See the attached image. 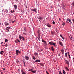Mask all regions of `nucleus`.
<instances>
[{
  "mask_svg": "<svg viewBox=\"0 0 74 74\" xmlns=\"http://www.w3.org/2000/svg\"><path fill=\"white\" fill-rule=\"evenodd\" d=\"M16 55H19L18 53H21V51L18 50H17L16 51Z\"/></svg>",
  "mask_w": 74,
  "mask_h": 74,
  "instance_id": "nucleus-1",
  "label": "nucleus"
},
{
  "mask_svg": "<svg viewBox=\"0 0 74 74\" xmlns=\"http://www.w3.org/2000/svg\"><path fill=\"white\" fill-rule=\"evenodd\" d=\"M42 42H43L44 45H47V43L46 42V41H44L43 39L42 40Z\"/></svg>",
  "mask_w": 74,
  "mask_h": 74,
  "instance_id": "nucleus-2",
  "label": "nucleus"
},
{
  "mask_svg": "<svg viewBox=\"0 0 74 74\" xmlns=\"http://www.w3.org/2000/svg\"><path fill=\"white\" fill-rule=\"evenodd\" d=\"M65 62L66 64H67L68 66H69V60H65Z\"/></svg>",
  "mask_w": 74,
  "mask_h": 74,
  "instance_id": "nucleus-3",
  "label": "nucleus"
},
{
  "mask_svg": "<svg viewBox=\"0 0 74 74\" xmlns=\"http://www.w3.org/2000/svg\"><path fill=\"white\" fill-rule=\"evenodd\" d=\"M67 21H68L69 22H70V23H71L72 24H73V23H72V22H71V21L70 19V18H68L67 19Z\"/></svg>",
  "mask_w": 74,
  "mask_h": 74,
  "instance_id": "nucleus-4",
  "label": "nucleus"
},
{
  "mask_svg": "<svg viewBox=\"0 0 74 74\" xmlns=\"http://www.w3.org/2000/svg\"><path fill=\"white\" fill-rule=\"evenodd\" d=\"M29 59H30V58H29V57H28V56H25L26 60H29Z\"/></svg>",
  "mask_w": 74,
  "mask_h": 74,
  "instance_id": "nucleus-5",
  "label": "nucleus"
},
{
  "mask_svg": "<svg viewBox=\"0 0 74 74\" xmlns=\"http://www.w3.org/2000/svg\"><path fill=\"white\" fill-rule=\"evenodd\" d=\"M46 25L47 26H48V27H51V25H50V24H49V23H47Z\"/></svg>",
  "mask_w": 74,
  "mask_h": 74,
  "instance_id": "nucleus-6",
  "label": "nucleus"
},
{
  "mask_svg": "<svg viewBox=\"0 0 74 74\" xmlns=\"http://www.w3.org/2000/svg\"><path fill=\"white\" fill-rule=\"evenodd\" d=\"M59 44H60V45H61V46H63V43H62V42L60 41H59Z\"/></svg>",
  "mask_w": 74,
  "mask_h": 74,
  "instance_id": "nucleus-7",
  "label": "nucleus"
},
{
  "mask_svg": "<svg viewBox=\"0 0 74 74\" xmlns=\"http://www.w3.org/2000/svg\"><path fill=\"white\" fill-rule=\"evenodd\" d=\"M66 5L65 4H64L63 5V8L64 9L66 8Z\"/></svg>",
  "mask_w": 74,
  "mask_h": 74,
  "instance_id": "nucleus-8",
  "label": "nucleus"
},
{
  "mask_svg": "<svg viewBox=\"0 0 74 74\" xmlns=\"http://www.w3.org/2000/svg\"><path fill=\"white\" fill-rule=\"evenodd\" d=\"M19 37L20 38V39L21 40H22V39L23 37H21V35H19Z\"/></svg>",
  "mask_w": 74,
  "mask_h": 74,
  "instance_id": "nucleus-9",
  "label": "nucleus"
},
{
  "mask_svg": "<svg viewBox=\"0 0 74 74\" xmlns=\"http://www.w3.org/2000/svg\"><path fill=\"white\" fill-rule=\"evenodd\" d=\"M5 26H8V25H9V24L7 22H5Z\"/></svg>",
  "mask_w": 74,
  "mask_h": 74,
  "instance_id": "nucleus-10",
  "label": "nucleus"
},
{
  "mask_svg": "<svg viewBox=\"0 0 74 74\" xmlns=\"http://www.w3.org/2000/svg\"><path fill=\"white\" fill-rule=\"evenodd\" d=\"M49 44H50V45H53V42L51 41L49 42Z\"/></svg>",
  "mask_w": 74,
  "mask_h": 74,
  "instance_id": "nucleus-11",
  "label": "nucleus"
},
{
  "mask_svg": "<svg viewBox=\"0 0 74 74\" xmlns=\"http://www.w3.org/2000/svg\"><path fill=\"white\" fill-rule=\"evenodd\" d=\"M21 73H22V74H26V73L24 72L23 70H21Z\"/></svg>",
  "mask_w": 74,
  "mask_h": 74,
  "instance_id": "nucleus-12",
  "label": "nucleus"
},
{
  "mask_svg": "<svg viewBox=\"0 0 74 74\" xmlns=\"http://www.w3.org/2000/svg\"><path fill=\"white\" fill-rule=\"evenodd\" d=\"M14 7L15 9V10H16L17 9V5H14Z\"/></svg>",
  "mask_w": 74,
  "mask_h": 74,
  "instance_id": "nucleus-13",
  "label": "nucleus"
},
{
  "mask_svg": "<svg viewBox=\"0 0 74 74\" xmlns=\"http://www.w3.org/2000/svg\"><path fill=\"white\" fill-rule=\"evenodd\" d=\"M51 33L53 36V35H54V34L55 33V32H54L51 31Z\"/></svg>",
  "mask_w": 74,
  "mask_h": 74,
  "instance_id": "nucleus-14",
  "label": "nucleus"
},
{
  "mask_svg": "<svg viewBox=\"0 0 74 74\" xmlns=\"http://www.w3.org/2000/svg\"><path fill=\"white\" fill-rule=\"evenodd\" d=\"M68 56L69 59H70L71 58V57H70V54H69V52H68Z\"/></svg>",
  "mask_w": 74,
  "mask_h": 74,
  "instance_id": "nucleus-15",
  "label": "nucleus"
},
{
  "mask_svg": "<svg viewBox=\"0 0 74 74\" xmlns=\"http://www.w3.org/2000/svg\"><path fill=\"white\" fill-rule=\"evenodd\" d=\"M40 62V60H36L35 61V63H37V62Z\"/></svg>",
  "mask_w": 74,
  "mask_h": 74,
  "instance_id": "nucleus-16",
  "label": "nucleus"
},
{
  "mask_svg": "<svg viewBox=\"0 0 74 74\" xmlns=\"http://www.w3.org/2000/svg\"><path fill=\"white\" fill-rule=\"evenodd\" d=\"M38 19L40 20H41L43 19V18H42V17H39V18H38Z\"/></svg>",
  "mask_w": 74,
  "mask_h": 74,
  "instance_id": "nucleus-17",
  "label": "nucleus"
},
{
  "mask_svg": "<svg viewBox=\"0 0 74 74\" xmlns=\"http://www.w3.org/2000/svg\"><path fill=\"white\" fill-rule=\"evenodd\" d=\"M32 59H34V60H35V57H34V56H32Z\"/></svg>",
  "mask_w": 74,
  "mask_h": 74,
  "instance_id": "nucleus-18",
  "label": "nucleus"
},
{
  "mask_svg": "<svg viewBox=\"0 0 74 74\" xmlns=\"http://www.w3.org/2000/svg\"><path fill=\"white\" fill-rule=\"evenodd\" d=\"M51 49L53 51H54V49L53 48V47H51Z\"/></svg>",
  "mask_w": 74,
  "mask_h": 74,
  "instance_id": "nucleus-19",
  "label": "nucleus"
},
{
  "mask_svg": "<svg viewBox=\"0 0 74 74\" xmlns=\"http://www.w3.org/2000/svg\"><path fill=\"white\" fill-rule=\"evenodd\" d=\"M4 53V51H1L0 53V54H3Z\"/></svg>",
  "mask_w": 74,
  "mask_h": 74,
  "instance_id": "nucleus-20",
  "label": "nucleus"
},
{
  "mask_svg": "<svg viewBox=\"0 0 74 74\" xmlns=\"http://www.w3.org/2000/svg\"><path fill=\"white\" fill-rule=\"evenodd\" d=\"M63 72L64 74H66V71H65L63 70Z\"/></svg>",
  "mask_w": 74,
  "mask_h": 74,
  "instance_id": "nucleus-21",
  "label": "nucleus"
},
{
  "mask_svg": "<svg viewBox=\"0 0 74 74\" xmlns=\"http://www.w3.org/2000/svg\"><path fill=\"white\" fill-rule=\"evenodd\" d=\"M62 25L63 26H64L65 25V23L64 22H62Z\"/></svg>",
  "mask_w": 74,
  "mask_h": 74,
  "instance_id": "nucleus-22",
  "label": "nucleus"
},
{
  "mask_svg": "<svg viewBox=\"0 0 74 74\" xmlns=\"http://www.w3.org/2000/svg\"><path fill=\"white\" fill-rule=\"evenodd\" d=\"M37 33H38V34H40V31L38 30V31H37Z\"/></svg>",
  "mask_w": 74,
  "mask_h": 74,
  "instance_id": "nucleus-23",
  "label": "nucleus"
},
{
  "mask_svg": "<svg viewBox=\"0 0 74 74\" xmlns=\"http://www.w3.org/2000/svg\"><path fill=\"white\" fill-rule=\"evenodd\" d=\"M29 71H31L32 72H33V70L32 69H30Z\"/></svg>",
  "mask_w": 74,
  "mask_h": 74,
  "instance_id": "nucleus-24",
  "label": "nucleus"
},
{
  "mask_svg": "<svg viewBox=\"0 0 74 74\" xmlns=\"http://www.w3.org/2000/svg\"><path fill=\"white\" fill-rule=\"evenodd\" d=\"M65 69L67 70L68 71H69V68H67V67H66Z\"/></svg>",
  "mask_w": 74,
  "mask_h": 74,
  "instance_id": "nucleus-25",
  "label": "nucleus"
},
{
  "mask_svg": "<svg viewBox=\"0 0 74 74\" xmlns=\"http://www.w3.org/2000/svg\"><path fill=\"white\" fill-rule=\"evenodd\" d=\"M65 55L66 57H67V53H65Z\"/></svg>",
  "mask_w": 74,
  "mask_h": 74,
  "instance_id": "nucleus-26",
  "label": "nucleus"
},
{
  "mask_svg": "<svg viewBox=\"0 0 74 74\" xmlns=\"http://www.w3.org/2000/svg\"><path fill=\"white\" fill-rule=\"evenodd\" d=\"M61 52H64V50L63 49L61 50Z\"/></svg>",
  "mask_w": 74,
  "mask_h": 74,
  "instance_id": "nucleus-27",
  "label": "nucleus"
},
{
  "mask_svg": "<svg viewBox=\"0 0 74 74\" xmlns=\"http://www.w3.org/2000/svg\"><path fill=\"white\" fill-rule=\"evenodd\" d=\"M5 11H6V12H8V10H7V9H5Z\"/></svg>",
  "mask_w": 74,
  "mask_h": 74,
  "instance_id": "nucleus-28",
  "label": "nucleus"
},
{
  "mask_svg": "<svg viewBox=\"0 0 74 74\" xmlns=\"http://www.w3.org/2000/svg\"><path fill=\"white\" fill-rule=\"evenodd\" d=\"M56 43H53V45H54V46L55 47L56 46Z\"/></svg>",
  "mask_w": 74,
  "mask_h": 74,
  "instance_id": "nucleus-29",
  "label": "nucleus"
},
{
  "mask_svg": "<svg viewBox=\"0 0 74 74\" xmlns=\"http://www.w3.org/2000/svg\"><path fill=\"white\" fill-rule=\"evenodd\" d=\"M16 40L17 41H18V42H20V41H19V40L18 39H17Z\"/></svg>",
  "mask_w": 74,
  "mask_h": 74,
  "instance_id": "nucleus-30",
  "label": "nucleus"
},
{
  "mask_svg": "<svg viewBox=\"0 0 74 74\" xmlns=\"http://www.w3.org/2000/svg\"><path fill=\"white\" fill-rule=\"evenodd\" d=\"M16 62L17 63H19V61H18V60H17L16 61Z\"/></svg>",
  "mask_w": 74,
  "mask_h": 74,
  "instance_id": "nucleus-31",
  "label": "nucleus"
},
{
  "mask_svg": "<svg viewBox=\"0 0 74 74\" xmlns=\"http://www.w3.org/2000/svg\"><path fill=\"white\" fill-rule=\"evenodd\" d=\"M70 40H71V41H72V42L74 41V40H73V39H71V38H70Z\"/></svg>",
  "mask_w": 74,
  "mask_h": 74,
  "instance_id": "nucleus-32",
  "label": "nucleus"
},
{
  "mask_svg": "<svg viewBox=\"0 0 74 74\" xmlns=\"http://www.w3.org/2000/svg\"><path fill=\"white\" fill-rule=\"evenodd\" d=\"M36 71H32V73H36Z\"/></svg>",
  "mask_w": 74,
  "mask_h": 74,
  "instance_id": "nucleus-33",
  "label": "nucleus"
},
{
  "mask_svg": "<svg viewBox=\"0 0 74 74\" xmlns=\"http://www.w3.org/2000/svg\"><path fill=\"white\" fill-rule=\"evenodd\" d=\"M23 40L24 41H25V38L24 37H23V38H22Z\"/></svg>",
  "mask_w": 74,
  "mask_h": 74,
  "instance_id": "nucleus-34",
  "label": "nucleus"
},
{
  "mask_svg": "<svg viewBox=\"0 0 74 74\" xmlns=\"http://www.w3.org/2000/svg\"><path fill=\"white\" fill-rule=\"evenodd\" d=\"M58 56H60V53H59L58 54Z\"/></svg>",
  "mask_w": 74,
  "mask_h": 74,
  "instance_id": "nucleus-35",
  "label": "nucleus"
},
{
  "mask_svg": "<svg viewBox=\"0 0 74 74\" xmlns=\"http://www.w3.org/2000/svg\"><path fill=\"white\" fill-rule=\"evenodd\" d=\"M72 22H73V23H74V19H72Z\"/></svg>",
  "mask_w": 74,
  "mask_h": 74,
  "instance_id": "nucleus-36",
  "label": "nucleus"
},
{
  "mask_svg": "<svg viewBox=\"0 0 74 74\" xmlns=\"http://www.w3.org/2000/svg\"><path fill=\"white\" fill-rule=\"evenodd\" d=\"M40 34H38V37H39V38H40Z\"/></svg>",
  "mask_w": 74,
  "mask_h": 74,
  "instance_id": "nucleus-37",
  "label": "nucleus"
},
{
  "mask_svg": "<svg viewBox=\"0 0 74 74\" xmlns=\"http://www.w3.org/2000/svg\"><path fill=\"white\" fill-rule=\"evenodd\" d=\"M5 42H7V41H8V40H7V39H5Z\"/></svg>",
  "mask_w": 74,
  "mask_h": 74,
  "instance_id": "nucleus-38",
  "label": "nucleus"
},
{
  "mask_svg": "<svg viewBox=\"0 0 74 74\" xmlns=\"http://www.w3.org/2000/svg\"><path fill=\"white\" fill-rule=\"evenodd\" d=\"M16 21L15 20L13 21H12V23H14V22H16Z\"/></svg>",
  "mask_w": 74,
  "mask_h": 74,
  "instance_id": "nucleus-39",
  "label": "nucleus"
},
{
  "mask_svg": "<svg viewBox=\"0 0 74 74\" xmlns=\"http://www.w3.org/2000/svg\"><path fill=\"white\" fill-rule=\"evenodd\" d=\"M53 24L54 25V24H55V21L53 22Z\"/></svg>",
  "mask_w": 74,
  "mask_h": 74,
  "instance_id": "nucleus-40",
  "label": "nucleus"
},
{
  "mask_svg": "<svg viewBox=\"0 0 74 74\" xmlns=\"http://www.w3.org/2000/svg\"><path fill=\"white\" fill-rule=\"evenodd\" d=\"M34 11H35V12H36V9H34Z\"/></svg>",
  "mask_w": 74,
  "mask_h": 74,
  "instance_id": "nucleus-41",
  "label": "nucleus"
},
{
  "mask_svg": "<svg viewBox=\"0 0 74 74\" xmlns=\"http://www.w3.org/2000/svg\"><path fill=\"white\" fill-rule=\"evenodd\" d=\"M23 63L24 64V66L25 67V66H26V65H25V61H23Z\"/></svg>",
  "mask_w": 74,
  "mask_h": 74,
  "instance_id": "nucleus-42",
  "label": "nucleus"
},
{
  "mask_svg": "<svg viewBox=\"0 0 74 74\" xmlns=\"http://www.w3.org/2000/svg\"><path fill=\"white\" fill-rule=\"evenodd\" d=\"M59 74H62V72H61V71H59Z\"/></svg>",
  "mask_w": 74,
  "mask_h": 74,
  "instance_id": "nucleus-43",
  "label": "nucleus"
},
{
  "mask_svg": "<svg viewBox=\"0 0 74 74\" xmlns=\"http://www.w3.org/2000/svg\"><path fill=\"white\" fill-rule=\"evenodd\" d=\"M46 72L47 73V74H49V73H48V72L47 71H46Z\"/></svg>",
  "mask_w": 74,
  "mask_h": 74,
  "instance_id": "nucleus-44",
  "label": "nucleus"
},
{
  "mask_svg": "<svg viewBox=\"0 0 74 74\" xmlns=\"http://www.w3.org/2000/svg\"><path fill=\"white\" fill-rule=\"evenodd\" d=\"M26 29V27H25L24 28V30H25Z\"/></svg>",
  "mask_w": 74,
  "mask_h": 74,
  "instance_id": "nucleus-45",
  "label": "nucleus"
},
{
  "mask_svg": "<svg viewBox=\"0 0 74 74\" xmlns=\"http://www.w3.org/2000/svg\"><path fill=\"white\" fill-rule=\"evenodd\" d=\"M40 66H43V65L42 64V63L40 64Z\"/></svg>",
  "mask_w": 74,
  "mask_h": 74,
  "instance_id": "nucleus-46",
  "label": "nucleus"
},
{
  "mask_svg": "<svg viewBox=\"0 0 74 74\" xmlns=\"http://www.w3.org/2000/svg\"><path fill=\"white\" fill-rule=\"evenodd\" d=\"M6 28H7V29H10V27H8Z\"/></svg>",
  "mask_w": 74,
  "mask_h": 74,
  "instance_id": "nucleus-47",
  "label": "nucleus"
},
{
  "mask_svg": "<svg viewBox=\"0 0 74 74\" xmlns=\"http://www.w3.org/2000/svg\"><path fill=\"white\" fill-rule=\"evenodd\" d=\"M34 55H38V54L37 53H34Z\"/></svg>",
  "mask_w": 74,
  "mask_h": 74,
  "instance_id": "nucleus-48",
  "label": "nucleus"
},
{
  "mask_svg": "<svg viewBox=\"0 0 74 74\" xmlns=\"http://www.w3.org/2000/svg\"><path fill=\"white\" fill-rule=\"evenodd\" d=\"M60 37H61L62 38L63 37V36H62V35H60Z\"/></svg>",
  "mask_w": 74,
  "mask_h": 74,
  "instance_id": "nucleus-49",
  "label": "nucleus"
},
{
  "mask_svg": "<svg viewBox=\"0 0 74 74\" xmlns=\"http://www.w3.org/2000/svg\"><path fill=\"white\" fill-rule=\"evenodd\" d=\"M23 34H24V35H26V34L25 33H24Z\"/></svg>",
  "mask_w": 74,
  "mask_h": 74,
  "instance_id": "nucleus-50",
  "label": "nucleus"
},
{
  "mask_svg": "<svg viewBox=\"0 0 74 74\" xmlns=\"http://www.w3.org/2000/svg\"><path fill=\"white\" fill-rule=\"evenodd\" d=\"M31 11H34V9H31Z\"/></svg>",
  "mask_w": 74,
  "mask_h": 74,
  "instance_id": "nucleus-51",
  "label": "nucleus"
},
{
  "mask_svg": "<svg viewBox=\"0 0 74 74\" xmlns=\"http://www.w3.org/2000/svg\"><path fill=\"white\" fill-rule=\"evenodd\" d=\"M59 19L60 21H61V19H60V18H59Z\"/></svg>",
  "mask_w": 74,
  "mask_h": 74,
  "instance_id": "nucleus-52",
  "label": "nucleus"
},
{
  "mask_svg": "<svg viewBox=\"0 0 74 74\" xmlns=\"http://www.w3.org/2000/svg\"><path fill=\"white\" fill-rule=\"evenodd\" d=\"M6 30H7V31H8V29H7V28L6 29Z\"/></svg>",
  "mask_w": 74,
  "mask_h": 74,
  "instance_id": "nucleus-53",
  "label": "nucleus"
},
{
  "mask_svg": "<svg viewBox=\"0 0 74 74\" xmlns=\"http://www.w3.org/2000/svg\"><path fill=\"white\" fill-rule=\"evenodd\" d=\"M3 70H5V68H3Z\"/></svg>",
  "mask_w": 74,
  "mask_h": 74,
  "instance_id": "nucleus-54",
  "label": "nucleus"
},
{
  "mask_svg": "<svg viewBox=\"0 0 74 74\" xmlns=\"http://www.w3.org/2000/svg\"><path fill=\"white\" fill-rule=\"evenodd\" d=\"M10 12H11L12 13H13V12L12 11H11Z\"/></svg>",
  "mask_w": 74,
  "mask_h": 74,
  "instance_id": "nucleus-55",
  "label": "nucleus"
},
{
  "mask_svg": "<svg viewBox=\"0 0 74 74\" xmlns=\"http://www.w3.org/2000/svg\"><path fill=\"white\" fill-rule=\"evenodd\" d=\"M62 38L63 40H64V38H63V37H62Z\"/></svg>",
  "mask_w": 74,
  "mask_h": 74,
  "instance_id": "nucleus-56",
  "label": "nucleus"
},
{
  "mask_svg": "<svg viewBox=\"0 0 74 74\" xmlns=\"http://www.w3.org/2000/svg\"><path fill=\"white\" fill-rule=\"evenodd\" d=\"M62 54H63L64 53V52H62Z\"/></svg>",
  "mask_w": 74,
  "mask_h": 74,
  "instance_id": "nucleus-57",
  "label": "nucleus"
},
{
  "mask_svg": "<svg viewBox=\"0 0 74 74\" xmlns=\"http://www.w3.org/2000/svg\"><path fill=\"white\" fill-rule=\"evenodd\" d=\"M3 72H1V74H3Z\"/></svg>",
  "mask_w": 74,
  "mask_h": 74,
  "instance_id": "nucleus-58",
  "label": "nucleus"
},
{
  "mask_svg": "<svg viewBox=\"0 0 74 74\" xmlns=\"http://www.w3.org/2000/svg\"><path fill=\"white\" fill-rule=\"evenodd\" d=\"M8 32H10V31L9 30V29H8Z\"/></svg>",
  "mask_w": 74,
  "mask_h": 74,
  "instance_id": "nucleus-59",
  "label": "nucleus"
},
{
  "mask_svg": "<svg viewBox=\"0 0 74 74\" xmlns=\"http://www.w3.org/2000/svg\"><path fill=\"white\" fill-rule=\"evenodd\" d=\"M13 12H14V10H13Z\"/></svg>",
  "mask_w": 74,
  "mask_h": 74,
  "instance_id": "nucleus-60",
  "label": "nucleus"
},
{
  "mask_svg": "<svg viewBox=\"0 0 74 74\" xmlns=\"http://www.w3.org/2000/svg\"><path fill=\"white\" fill-rule=\"evenodd\" d=\"M3 42H2L1 43V44H3Z\"/></svg>",
  "mask_w": 74,
  "mask_h": 74,
  "instance_id": "nucleus-61",
  "label": "nucleus"
},
{
  "mask_svg": "<svg viewBox=\"0 0 74 74\" xmlns=\"http://www.w3.org/2000/svg\"><path fill=\"white\" fill-rule=\"evenodd\" d=\"M15 42H17L16 41H15Z\"/></svg>",
  "mask_w": 74,
  "mask_h": 74,
  "instance_id": "nucleus-62",
  "label": "nucleus"
},
{
  "mask_svg": "<svg viewBox=\"0 0 74 74\" xmlns=\"http://www.w3.org/2000/svg\"><path fill=\"white\" fill-rule=\"evenodd\" d=\"M2 45L3 46V45Z\"/></svg>",
  "mask_w": 74,
  "mask_h": 74,
  "instance_id": "nucleus-63",
  "label": "nucleus"
},
{
  "mask_svg": "<svg viewBox=\"0 0 74 74\" xmlns=\"http://www.w3.org/2000/svg\"><path fill=\"white\" fill-rule=\"evenodd\" d=\"M1 72V70H0V72Z\"/></svg>",
  "mask_w": 74,
  "mask_h": 74,
  "instance_id": "nucleus-64",
  "label": "nucleus"
}]
</instances>
